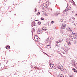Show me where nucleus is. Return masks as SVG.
I'll list each match as a JSON object with an SVG mask.
<instances>
[{
	"label": "nucleus",
	"instance_id": "nucleus-1",
	"mask_svg": "<svg viewBox=\"0 0 77 77\" xmlns=\"http://www.w3.org/2000/svg\"><path fill=\"white\" fill-rule=\"evenodd\" d=\"M58 68L59 69L61 70V71H63V66L61 65H59L58 66Z\"/></svg>",
	"mask_w": 77,
	"mask_h": 77
},
{
	"label": "nucleus",
	"instance_id": "nucleus-2",
	"mask_svg": "<svg viewBox=\"0 0 77 77\" xmlns=\"http://www.w3.org/2000/svg\"><path fill=\"white\" fill-rule=\"evenodd\" d=\"M66 27V24L65 23H63L62 25L61 26V29H65Z\"/></svg>",
	"mask_w": 77,
	"mask_h": 77
},
{
	"label": "nucleus",
	"instance_id": "nucleus-3",
	"mask_svg": "<svg viewBox=\"0 0 77 77\" xmlns=\"http://www.w3.org/2000/svg\"><path fill=\"white\" fill-rule=\"evenodd\" d=\"M50 65L51 68V69H54L55 68V65H54V64H51Z\"/></svg>",
	"mask_w": 77,
	"mask_h": 77
},
{
	"label": "nucleus",
	"instance_id": "nucleus-4",
	"mask_svg": "<svg viewBox=\"0 0 77 77\" xmlns=\"http://www.w3.org/2000/svg\"><path fill=\"white\" fill-rule=\"evenodd\" d=\"M66 41L68 45H69V46H70V45H71V43L70 42V41H69V39H66Z\"/></svg>",
	"mask_w": 77,
	"mask_h": 77
},
{
	"label": "nucleus",
	"instance_id": "nucleus-5",
	"mask_svg": "<svg viewBox=\"0 0 77 77\" xmlns=\"http://www.w3.org/2000/svg\"><path fill=\"white\" fill-rule=\"evenodd\" d=\"M34 39L36 41H38V37L36 35L35 36Z\"/></svg>",
	"mask_w": 77,
	"mask_h": 77
},
{
	"label": "nucleus",
	"instance_id": "nucleus-6",
	"mask_svg": "<svg viewBox=\"0 0 77 77\" xmlns=\"http://www.w3.org/2000/svg\"><path fill=\"white\" fill-rule=\"evenodd\" d=\"M42 6L44 8H47V5H45V4H43L42 5Z\"/></svg>",
	"mask_w": 77,
	"mask_h": 77
},
{
	"label": "nucleus",
	"instance_id": "nucleus-7",
	"mask_svg": "<svg viewBox=\"0 0 77 77\" xmlns=\"http://www.w3.org/2000/svg\"><path fill=\"white\" fill-rule=\"evenodd\" d=\"M46 47L47 48H51V45H48L46 46Z\"/></svg>",
	"mask_w": 77,
	"mask_h": 77
},
{
	"label": "nucleus",
	"instance_id": "nucleus-8",
	"mask_svg": "<svg viewBox=\"0 0 77 77\" xmlns=\"http://www.w3.org/2000/svg\"><path fill=\"white\" fill-rule=\"evenodd\" d=\"M72 69L73 71L74 72H76V73H77V70H76V69H75L73 68Z\"/></svg>",
	"mask_w": 77,
	"mask_h": 77
},
{
	"label": "nucleus",
	"instance_id": "nucleus-9",
	"mask_svg": "<svg viewBox=\"0 0 77 77\" xmlns=\"http://www.w3.org/2000/svg\"><path fill=\"white\" fill-rule=\"evenodd\" d=\"M46 5H48V6H49L50 5V2L48 1L46 2Z\"/></svg>",
	"mask_w": 77,
	"mask_h": 77
},
{
	"label": "nucleus",
	"instance_id": "nucleus-10",
	"mask_svg": "<svg viewBox=\"0 0 77 77\" xmlns=\"http://www.w3.org/2000/svg\"><path fill=\"white\" fill-rule=\"evenodd\" d=\"M5 48L6 49H8H8H9V48H10V46H6L5 47Z\"/></svg>",
	"mask_w": 77,
	"mask_h": 77
},
{
	"label": "nucleus",
	"instance_id": "nucleus-11",
	"mask_svg": "<svg viewBox=\"0 0 77 77\" xmlns=\"http://www.w3.org/2000/svg\"><path fill=\"white\" fill-rule=\"evenodd\" d=\"M67 30H68V31H70V32H72V30H71V28H67Z\"/></svg>",
	"mask_w": 77,
	"mask_h": 77
},
{
	"label": "nucleus",
	"instance_id": "nucleus-12",
	"mask_svg": "<svg viewBox=\"0 0 77 77\" xmlns=\"http://www.w3.org/2000/svg\"><path fill=\"white\" fill-rule=\"evenodd\" d=\"M58 77H64L63 76V75L62 74H60L58 76Z\"/></svg>",
	"mask_w": 77,
	"mask_h": 77
},
{
	"label": "nucleus",
	"instance_id": "nucleus-13",
	"mask_svg": "<svg viewBox=\"0 0 77 77\" xmlns=\"http://www.w3.org/2000/svg\"><path fill=\"white\" fill-rule=\"evenodd\" d=\"M45 12L44 11H42V15H45Z\"/></svg>",
	"mask_w": 77,
	"mask_h": 77
},
{
	"label": "nucleus",
	"instance_id": "nucleus-14",
	"mask_svg": "<svg viewBox=\"0 0 77 77\" xmlns=\"http://www.w3.org/2000/svg\"><path fill=\"white\" fill-rule=\"evenodd\" d=\"M69 36L71 38V39H70V40H71V41H73V38H72V37L71 36Z\"/></svg>",
	"mask_w": 77,
	"mask_h": 77
},
{
	"label": "nucleus",
	"instance_id": "nucleus-15",
	"mask_svg": "<svg viewBox=\"0 0 77 77\" xmlns=\"http://www.w3.org/2000/svg\"><path fill=\"white\" fill-rule=\"evenodd\" d=\"M75 39H77V36L76 35H75L73 37Z\"/></svg>",
	"mask_w": 77,
	"mask_h": 77
},
{
	"label": "nucleus",
	"instance_id": "nucleus-16",
	"mask_svg": "<svg viewBox=\"0 0 77 77\" xmlns=\"http://www.w3.org/2000/svg\"><path fill=\"white\" fill-rule=\"evenodd\" d=\"M66 11H68V7H67V8H66L65 9Z\"/></svg>",
	"mask_w": 77,
	"mask_h": 77
},
{
	"label": "nucleus",
	"instance_id": "nucleus-17",
	"mask_svg": "<svg viewBox=\"0 0 77 77\" xmlns=\"http://www.w3.org/2000/svg\"><path fill=\"white\" fill-rule=\"evenodd\" d=\"M71 33L72 35L73 36H75V35H76V34L75 33H74L73 32Z\"/></svg>",
	"mask_w": 77,
	"mask_h": 77
},
{
	"label": "nucleus",
	"instance_id": "nucleus-18",
	"mask_svg": "<svg viewBox=\"0 0 77 77\" xmlns=\"http://www.w3.org/2000/svg\"><path fill=\"white\" fill-rule=\"evenodd\" d=\"M42 33V31H41V30H40L39 31V34H40L41 33Z\"/></svg>",
	"mask_w": 77,
	"mask_h": 77
},
{
	"label": "nucleus",
	"instance_id": "nucleus-19",
	"mask_svg": "<svg viewBox=\"0 0 77 77\" xmlns=\"http://www.w3.org/2000/svg\"><path fill=\"white\" fill-rule=\"evenodd\" d=\"M35 68L37 69H39V67H35Z\"/></svg>",
	"mask_w": 77,
	"mask_h": 77
},
{
	"label": "nucleus",
	"instance_id": "nucleus-20",
	"mask_svg": "<svg viewBox=\"0 0 77 77\" xmlns=\"http://www.w3.org/2000/svg\"><path fill=\"white\" fill-rule=\"evenodd\" d=\"M54 23V21H51V24H53Z\"/></svg>",
	"mask_w": 77,
	"mask_h": 77
},
{
	"label": "nucleus",
	"instance_id": "nucleus-21",
	"mask_svg": "<svg viewBox=\"0 0 77 77\" xmlns=\"http://www.w3.org/2000/svg\"><path fill=\"white\" fill-rule=\"evenodd\" d=\"M43 30H44V31H46L47 30V29H44L43 28H42Z\"/></svg>",
	"mask_w": 77,
	"mask_h": 77
},
{
	"label": "nucleus",
	"instance_id": "nucleus-22",
	"mask_svg": "<svg viewBox=\"0 0 77 77\" xmlns=\"http://www.w3.org/2000/svg\"><path fill=\"white\" fill-rule=\"evenodd\" d=\"M37 15H40V13L39 12L37 13Z\"/></svg>",
	"mask_w": 77,
	"mask_h": 77
},
{
	"label": "nucleus",
	"instance_id": "nucleus-23",
	"mask_svg": "<svg viewBox=\"0 0 77 77\" xmlns=\"http://www.w3.org/2000/svg\"><path fill=\"white\" fill-rule=\"evenodd\" d=\"M48 15H49L48 13H47V14L45 13V16H48Z\"/></svg>",
	"mask_w": 77,
	"mask_h": 77
},
{
	"label": "nucleus",
	"instance_id": "nucleus-24",
	"mask_svg": "<svg viewBox=\"0 0 77 77\" xmlns=\"http://www.w3.org/2000/svg\"><path fill=\"white\" fill-rule=\"evenodd\" d=\"M38 23L39 24V25H40L41 24V23L40 22H38Z\"/></svg>",
	"mask_w": 77,
	"mask_h": 77
},
{
	"label": "nucleus",
	"instance_id": "nucleus-25",
	"mask_svg": "<svg viewBox=\"0 0 77 77\" xmlns=\"http://www.w3.org/2000/svg\"><path fill=\"white\" fill-rule=\"evenodd\" d=\"M41 20H44V18H43V17H42L41 18Z\"/></svg>",
	"mask_w": 77,
	"mask_h": 77
},
{
	"label": "nucleus",
	"instance_id": "nucleus-26",
	"mask_svg": "<svg viewBox=\"0 0 77 77\" xmlns=\"http://www.w3.org/2000/svg\"><path fill=\"white\" fill-rule=\"evenodd\" d=\"M63 21V20L62 19H61L60 20V21H61V22H62Z\"/></svg>",
	"mask_w": 77,
	"mask_h": 77
},
{
	"label": "nucleus",
	"instance_id": "nucleus-27",
	"mask_svg": "<svg viewBox=\"0 0 77 77\" xmlns=\"http://www.w3.org/2000/svg\"><path fill=\"white\" fill-rule=\"evenodd\" d=\"M56 43L57 44H59V42H58V41H56Z\"/></svg>",
	"mask_w": 77,
	"mask_h": 77
},
{
	"label": "nucleus",
	"instance_id": "nucleus-28",
	"mask_svg": "<svg viewBox=\"0 0 77 77\" xmlns=\"http://www.w3.org/2000/svg\"><path fill=\"white\" fill-rule=\"evenodd\" d=\"M35 12H36V11H37V9H36V8H35Z\"/></svg>",
	"mask_w": 77,
	"mask_h": 77
},
{
	"label": "nucleus",
	"instance_id": "nucleus-29",
	"mask_svg": "<svg viewBox=\"0 0 77 77\" xmlns=\"http://www.w3.org/2000/svg\"><path fill=\"white\" fill-rule=\"evenodd\" d=\"M72 19H73V20H74V19H75V18H74V17H72Z\"/></svg>",
	"mask_w": 77,
	"mask_h": 77
},
{
	"label": "nucleus",
	"instance_id": "nucleus-30",
	"mask_svg": "<svg viewBox=\"0 0 77 77\" xmlns=\"http://www.w3.org/2000/svg\"><path fill=\"white\" fill-rule=\"evenodd\" d=\"M70 77H74V76L73 75L70 76Z\"/></svg>",
	"mask_w": 77,
	"mask_h": 77
},
{
	"label": "nucleus",
	"instance_id": "nucleus-31",
	"mask_svg": "<svg viewBox=\"0 0 77 77\" xmlns=\"http://www.w3.org/2000/svg\"><path fill=\"white\" fill-rule=\"evenodd\" d=\"M59 42L60 43H61V41L60 40L59 41Z\"/></svg>",
	"mask_w": 77,
	"mask_h": 77
},
{
	"label": "nucleus",
	"instance_id": "nucleus-32",
	"mask_svg": "<svg viewBox=\"0 0 77 77\" xmlns=\"http://www.w3.org/2000/svg\"><path fill=\"white\" fill-rule=\"evenodd\" d=\"M69 21H70V22H71V20H69Z\"/></svg>",
	"mask_w": 77,
	"mask_h": 77
},
{
	"label": "nucleus",
	"instance_id": "nucleus-33",
	"mask_svg": "<svg viewBox=\"0 0 77 77\" xmlns=\"http://www.w3.org/2000/svg\"><path fill=\"white\" fill-rule=\"evenodd\" d=\"M45 54H46V55H47V53H45Z\"/></svg>",
	"mask_w": 77,
	"mask_h": 77
},
{
	"label": "nucleus",
	"instance_id": "nucleus-34",
	"mask_svg": "<svg viewBox=\"0 0 77 77\" xmlns=\"http://www.w3.org/2000/svg\"><path fill=\"white\" fill-rule=\"evenodd\" d=\"M72 0V2H73L74 3V1H73V0Z\"/></svg>",
	"mask_w": 77,
	"mask_h": 77
},
{
	"label": "nucleus",
	"instance_id": "nucleus-35",
	"mask_svg": "<svg viewBox=\"0 0 77 77\" xmlns=\"http://www.w3.org/2000/svg\"><path fill=\"white\" fill-rule=\"evenodd\" d=\"M50 10H51V11H52V9H51Z\"/></svg>",
	"mask_w": 77,
	"mask_h": 77
},
{
	"label": "nucleus",
	"instance_id": "nucleus-36",
	"mask_svg": "<svg viewBox=\"0 0 77 77\" xmlns=\"http://www.w3.org/2000/svg\"><path fill=\"white\" fill-rule=\"evenodd\" d=\"M36 21H38V20H35Z\"/></svg>",
	"mask_w": 77,
	"mask_h": 77
},
{
	"label": "nucleus",
	"instance_id": "nucleus-37",
	"mask_svg": "<svg viewBox=\"0 0 77 77\" xmlns=\"http://www.w3.org/2000/svg\"><path fill=\"white\" fill-rule=\"evenodd\" d=\"M47 43V42H48V41H47V42H46Z\"/></svg>",
	"mask_w": 77,
	"mask_h": 77
},
{
	"label": "nucleus",
	"instance_id": "nucleus-38",
	"mask_svg": "<svg viewBox=\"0 0 77 77\" xmlns=\"http://www.w3.org/2000/svg\"><path fill=\"white\" fill-rule=\"evenodd\" d=\"M77 15V14H76Z\"/></svg>",
	"mask_w": 77,
	"mask_h": 77
}]
</instances>
